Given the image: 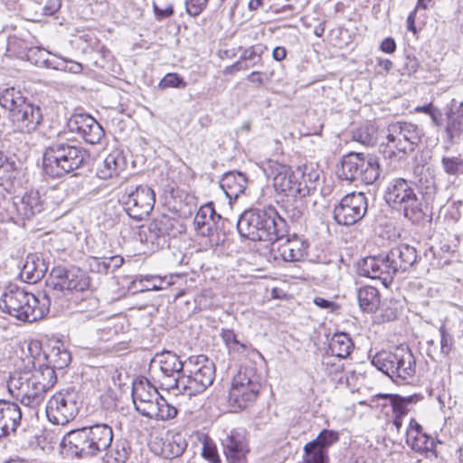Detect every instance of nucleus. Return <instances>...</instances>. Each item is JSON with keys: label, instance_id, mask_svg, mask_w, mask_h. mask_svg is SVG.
<instances>
[{"label": "nucleus", "instance_id": "nucleus-30", "mask_svg": "<svg viewBox=\"0 0 463 463\" xmlns=\"http://www.w3.org/2000/svg\"><path fill=\"white\" fill-rule=\"evenodd\" d=\"M21 420L22 412L17 403L0 401V438L15 431Z\"/></svg>", "mask_w": 463, "mask_h": 463}, {"label": "nucleus", "instance_id": "nucleus-43", "mask_svg": "<svg viewBox=\"0 0 463 463\" xmlns=\"http://www.w3.org/2000/svg\"><path fill=\"white\" fill-rule=\"evenodd\" d=\"M239 60L241 61L243 65L248 66V70L257 65H261L263 61L262 51H259L258 48L254 45L250 46L243 50L239 57Z\"/></svg>", "mask_w": 463, "mask_h": 463}, {"label": "nucleus", "instance_id": "nucleus-32", "mask_svg": "<svg viewBox=\"0 0 463 463\" xmlns=\"http://www.w3.org/2000/svg\"><path fill=\"white\" fill-rule=\"evenodd\" d=\"M247 185L248 179L246 175L240 172H229L221 180V187L231 200H236L242 194Z\"/></svg>", "mask_w": 463, "mask_h": 463}, {"label": "nucleus", "instance_id": "nucleus-23", "mask_svg": "<svg viewBox=\"0 0 463 463\" xmlns=\"http://www.w3.org/2000/svg\"><path fill=\"white\" fill-rule=\"evenodd\" d=\"M150 448L155 454L172 459L183 455L187 441L181 432L168 430L164 436L156 437L150 442Z\"/></svg>", "mask_w": 463, "mask_h": 463}, {"label": "nucleus", "instance_id": "nucleus-19", "mask_svg": "<svg viewBox=\"0 0 463 463\" xmlns=\"http://www.w3.org/2000/svg\"><path fill=\"white\" fill-rule=\"evenodd\" d=\"M155 203V192L146 185L137 186L124 201L127 213L136 221H142L148 217L154 209Z\"/></svg>", "mask_w": 463, "mask_h": 463}, {"label": "nucleus", "instance_id": "nucleus-61", "mask_svg": "<svg viewBox=\"0 0 463 463\" xmlns=\"http://www.w3.org/2000/svg\"><path fill=\"white\" fill-rule=\"evenodd\" d=\"M208 211H212L210 208H205V207H202L199 212L197 213L196 216H195V222L199 225V224H203V226L204 225H209L210 224V222L209 221H206L205 218H206V213Z\"/></svg>", "mask_w": 463, "mask_h": 463}, {"label": "nucleus", "instance_id": "nucleus-18", "mask_svg": "<svg viewBox=\"0 0 463 463\" xmlns=\"http://www.w3.org/2000/svg\"><path fill=\"white\" fill-rule=\"evenodd\" d=\"M367 206V198L364 193H350L335 207L334 218L339 224L353 225L364 218Z\"/></svg>", "mask_w": 463, "mask_h": 463}, {"label": "nucleus", "instance_id": "nucleus-34", "mask_svg": "<svg viewBox=\"0 0 463 463\" xmlns=\"http://www.w3.org/2000/svg\"><path fill=\"white\" fill-rule=\"evenodd\" d=\"M139 280L141 282L146 281L149 283L147 289L163 290L169 288L170 286L176 284L182 285L183 283H186L187 278L185 275L182 274H171L165 277L149 275L142 277Z\"/></svg>", "mask_w": 463, "mask_h": 463}, {"label": "nucleus", "instance_id": "nucleus-13", "mask_svg": "<svg viewBox=\"0 0 463 463\" xmlns=\"http://www.w3.org/2000/svg\"><path fill=\"white\" fill-rule=\"evenodd\" d=\"M113 430L108 424H95L70 433V443L81 454L96 455L109 449Z\"/></svg>", "mask_w": 463, "mask_h": 463}, {"label": "nucleus", "instance_id": "nucleus-54", "mask_svg": "<svg viewBox=\"0 0 463 463\" xmlns=\"http://www.w3.org/2000/svg\"><path fill=\"white\" fill-rule=\"evenodd\" d=\"M396 49L397 44L392 37L383 39L380 44V50L384 53L392 54L395 52Z\"/></svg>", "mask_w": 463, "mask_h": 463}, {"label": "nucleus", "instance_id": "nucleus-35", "mask_svg": "<svg viewBox=\"0 0 463 463\" xmlns=\"http://www.w3.org/2000/svg\"><path fill=\"white\" fill-rule=\"evenodd\" d=\"M354 348L351 337L345 333H335L329 343L332 354L338 358L347 357Z\"/></svg>", "mask_w": 463, "mask_h": 463}, {"label": "nucleus", "instance_id": "nucleus-22", "mask_svg": "<svg viewBox=\"0 0 463 463\" xmlns=\"http://www.w3.org/2000/svg\"><path fill=\"white\" fill-rule=\"evenodd\" d=\"M51 281L53 288L61 291H84L90 285L89 278L81 269L61 267L52 269Z\"/></svg>", "mask_w": 463, "mask_h": 463}, {"label": "nucleus", "instance_id": "nucleus-37", "mask_svg": "<svg viewBox=\"0 0 463 463\" xmlns=\"http://www.w3.org/2000/svg\"><path fill=\"white\" fill-rule=\"evenodd\" d=\"M157 359L161 372L166 376L179 373L184 368L180 357L173 352H163L157 355Z\"/></svg>", "mask_w": 463, "mask_h": 463}, {"label": "nucleus", "instance_id": "nucleus-6", "mask_svg": "<svg viewBox=\"0 0 463 463\" xmlns=\"http://www.w3.org/2000/svg\"><path fill=\"white\" fill-rule=\"evenodd\" d=\"M423 132L418 125L411 122H392L384 131L380 142V152L385 158L401 160L405 158L422 142Z\"/></svg>", "mask_w": 463, "mask_h": 463}, {"label": "nucleus", "instance_id": "nucleus-26", "mask_svg": "<svg viewBox=\"0 0 463 463\" xmlns=\"http://www.w3.org/2000/svg\"><path fill=\"white\" fill-rule=\"evenodd\" d=\"M357 273L372 279H385L384 276L392 275L387 255L367 256L362 259L357 263Z\"/></svg>", "mask_w": 463, "mask_h": 463}, {"label": "nucleus", "instance_id": "nucleus-9", "mask_svg": "<svg viewBox=\"0 0 463 463\" xmlns=\"http://www.w3.org/2000/svg\"><path fill=\"white\" fill-rule=\"evenodd\" d=\"M136 410L143 416L157 421L175 419L178 410L161 396L148 382L135 383L132 390Z\"/></svg>", "mask_w": 463, "mask_h": 463}, {"label": "nucleus", "instance_id": "nucleus-1", "mask_svg": "<svg viewBox=\"0 0 463 463\" xmlns=\"http://www.w3.org/2000/svg\"><path fill=\"white\" fill-rule=\"evenodd\" d=\"M32 364V370L12 377L8 386L12 395L23 405L37 409L57 383V374L51 367H43L40 357H35Z\"/></svg>", "mask_w": 463, "mask_h": 463}, {"label": "nucleus", "instance_id": "nucleus-17", "mask_svg": "<svg viewBox=\"0 0 463 463\" xmlns=\"http://www.w3.org/2000/svg\"><path fill=\"white\" fill-rule=\"evenodd\" d=\"M340 440V432L323 429L317 436L303 447V463H330L328 449Z\"/></svg>", "mask_w": 463, "mask_h": 463}, {"label": "nucleus", "instance_id": "nucleus-20", "mask_svg": "<svg viewBox=\"0 0 463 463\" xmlns=\"http://www.w3.org/2000/svg\"><path fill=\"white\" fill-rule=\"evenodd\" d=\"M308 243L298 236L282 237L273 241L269 256L276 261H300L307 255Z\"/></svg>", "mask_w": 463, "mask_h": 463}, {"label": "nucleus", "instance_id": "nucleus-48", "mask_svg": "<svg viewBox=\"0 0 463 463\" xmlns=\"http://www.w3.org/2000/svg\"><path fill=\"white\" fill-rule=\"evenodd\" d=\"M442 165L449 175H457L463 168V159L460 157H443Z\"/></svg>", "mask_w": 463, "mask_h": 463}, {"label": "nucleus", "instance_id": "nucleus-50", "mask_svg": "<svg viewBox=\"0 0 463 463\" xmlns=\"http://www.w3.org/2000/svg\"><path fill=\"white\" fill-rule=\"evenodd\" d=\"M156 222V224L158 225V232L162 235H169L174 230L175 222H176V220L168 215L164 214Z\"/></svg>", "mask_w": 463, "mask_h": 463}, {"label": "nucleus", "instance_id": "nucleus-10", "mask_svg": "<svg viewBox=\"0 0 463 463\" xmlns=\"http://www.w3.org/2000/svg\"><path fill=\"white\" fill-rule=\"evenodd\" d=\"M215 378V365L206 355H192L185 363L184 374L175 380V387L188 396L203 392Z\"/></svg>", "mask_w": 463, "mask_h": 463}, {"label": "nucleus", "instance_id": "nucleus-49", "mask_svg": "<svg viewBox=\"0 0 463 463\" xmlns=\"http://www.w3.org/2000/svg\"><path fill=\"white\" fill-rule=\"evenodd\" d=\"M326 374L331 381H341L344 374V365L341 363H326Z\"/></svg>", "mask_w": 463, "mask_h": 463}, {"label": "nucleus", "instance_id": "nucleus-33", "mask_svg": "<svg viewBox=\"0 0 463 463\" xmlns=\"http://www.w3.org/2000/svg\"><path fill=\"white\" fill-rule=\"evenodd\" d=\"M360 308L366 313H375L381 306V293L373 286H363L357 290Z\"/></svg>", "mask_w": 463, "mask_h": 463}, {"label": "nucleus", "instance_id": "nucleus-7", "mask_svg": "<svg viewBox=\"0 0 463 463\" xmlns=\"http://www.w3.org/2000/svg\"><path fill=\"white\" fill-rule=\"evenodd\" d=\"M261 390L260 373L255 367L242 364L232 379L227 402L233 411H241L254 405Z\"/></svg>", "mask_w": 463, "mask_h": 463}, {"label": "nucleus", "instance_id": "nucleus-52", "mask_svg": "<svg viewBox=\"0 0 463 463\" xmlns=\"http://www.w3.org/2000/svg\"><path fill=\"white\" fill-rule=\"evenodd\" d=\"M153 10L156 17L159 20L170 17L174 14L172 5H167L165 8H160L156 3H153Z\"/></svg>", "mask_w": 463, "mask_h": 463}, {"label": "nucleus", "instance_id": "nucleus-59", "mask_svg": "<svg viewBox=\"0 0 463 463\" xmlns=\"http://www.w3.org/2000/svg\"><path fill=\"white\" fill-rule=\"evenodd\" d=\"M287 49L283 46H277L272 51V58L277 61H282L287 57Z\"/></svg>", "mask_w": 463, "mask_h": 463}, {"label": "nucleus", "instance_id": "nucleus-56", "mask_svg": "<svg viewBox=\"0 0 463 463\" xmlns=\"http://www.w3.org/2000/svg\"><path fill=\"white\" fill-rule=\"evenodd\" d=\"M420 8L417 7V5L414 7V9L409 14L407 20H406V25L407 30L411 33H412L413 35H416L418 33V30L416 28V16L417 12Z\"/></svg>", "mask_w": 463, "mask_h": 463}, {"label": "nucleus", "instance_id": "nucleus-15", "mask_svg": "<svg viewBox=\"0 0 463 463\" xmlns=\"http://www.w3.org/2000/svg\"><path fill=\"white\" fill-rule=\"evenodd\" d=\"M79 410L78 392L74 389L61 390L48 400L46 416L50 422L63 426L77 416Z\"/></svg>", "mask_w": 463, "mask_h": 463}, {"label": "nucleus", "instance_id": "nucleus-55", "mask_svg": "<svg viewBox=\"0 0 463 463\" xmlns=\"http://www.w3.org/2000/svg\"><path fill=\"white\" fill-rule=\"evenodd\" d=\"M241 71H248V66L243 65L241 63V61L239 59L233 62L232 64L226 66L223 69V74L224 75H233Z\"/></svg>", "mask_w": 463, "mask_h": 463}, {"label": "nucleus", "instance_id": "nucleus-29", "mask_svg": "<svg viewBox=\"0 0 463 463\" xmlns=\"http://www.w3.org/2000/svg\"><path fill=\"white\" fill-rule=\"evenodd\" d=\"M406 442L418 452L431 451L435 448L433 438L428 435L422 426L413 418L410 420L406 431Z\"/></svg>", "mask_w": 463, "mask_h": 463}, {"label": "nucleus", "instance_id": "nucleus-21", "mask_svg": "<svg viewBox=\"0 0 463 463\" xmlns=\"http://www.w3.org/2000/svg\"><path fill=\"white\" fill-rule=\"evenodd\" d=\"M69 129L78 134L85 142L96 145L100 143L105 132L100 124L88 114L72 115L68 121Z\"/></svg>", "mask_w": 463, "mask_h": 463}, {"label": "nucleus", "instance_id": "nucleus-44", "mask_svg": "<svg viewBox=\"0 0 463 463\" xmlns=\"http://www.w3.org/2000/svg\"><path fill=\"white\" fill-rule=\"evenodd\" d=\"M202 457L209 463H221L222 459L214 440L208 435L203 438Z\"/></svg>", "mask_w": 463, "mask_h": 463}, {"label": "nucleus", "instance_id": "nucleus-63", "mask_svg": "<svg viewBox=\"0 0 463 463\" xmlns=\"http://www.w3.org/2000/svg\"><path fill=\"white\" fill-rule=\"evenodd\" d=\"M314 304L320 308H331L334 306V302L322 297H316L314 298Z\"/></svg>", "mask_w": 463, "mask_h": 463}, {"label": "nucleus", "instance_id": "nucleus-31", "mask_svg": "<svg viewBox=\"0 0 463 463\" xmlns=\"http://www.w3.org/2000/svg\"><path fill=\"white\" fill-rule=\"evenodd\" d=\"M48 270V264L38 253L27 255L25 262L20 272L21 278L29 284L40 281Z\"/></svg>", "mask_w": 463, "mask_h": 463}, {"label": "nucleus", "instance_id": "nucleus-64", "mask_svg": "<svg viewBox=\"0 0 463 463\" xmlns=\"http://www.w3.org/2000/svg\"><path fill=\"white\" fill-rule=\"evenodd\" d=\"M265 5V0H250L247 8L250 12H257Z\"/></svg>", "mask_w": 463, "mask_h": 463}, {"label": "nucleus", "instance_id": "nucleus-24", "mask_svg": "<svg viewBox=\"0 0 463 463\" xmlns=\"http://www.w3.org/2000/svg\"><path fill=\"white\" fill-rule=\"evenodd\" d=\"M375 399H382L383 400V402L381 404H376L375 407H382V412L384 413L386 416H389L388 411H383V410L387 407H390L392 411V420L388 421L392 424V426L395 427L396 431L400 432L402 425H403V419L408 415L410 412V405L412 402V399L411 397H402L398 394H376L373 398V402Z\"/></svg>", "mask_w": 463, "mask_h": 463}, {"label": "nucleus", "instance_id": "nucleus-46", "mask_svg": "<svg viewBox=\"0 0 463 463\" xmlns=\"http://www.w3.org/2000/svg\"><path fill=\"white\" fill-rule=\"evenodd\" d=\"M158 86L162 90L168 88H185L186 82L176 72L166 73L164 78L159 81Z\"/></svg>", "mask_w": 463, "mask_h": 463}, {"label": "nucleus", "instance_id": "nucleus-45", "mask_svg": "<svg viewBox=\"0 0 463 463\" xmlns=\"http://www.w3.org/2000/svg\"><path fill=\"white\" fill-rule=\"evenodd\" d=\"M189 186L181 185L173 182L167 181V184L165 185L164 194L166 197H169L174 200L181 201L188 193Z\"/></svg>", "mask_w": 463, "mask_h": 463}, {"label": "nucleus", "instance_id": "nucleus-27", "mask_svg": "<svg viewBox=\"0 0 463 463\" xmlns=\"http://www.w3.org/2000/svg\"><path fill=\"white\" fill-rule=\"evenodd\" d=\"M417 250L408 244H399L389 251L387 258L392 275L409 269L417 260Z\"/></svg>", "mask_w": 463, "mask_h": 463}, {"label": "nucleus", "instance_id": "nucleus-3", "mask_svg": "<svg viewBox=\"0 0 463 463\" xmlns=\"http://www.w3.org/2000/svg\"><path fill=\"white\" fill-rule=\"evenodd\" d=\"M0 308L17 320L27 323L44 318L50 310V299L34 295L16 285L7 286L0 297Z\"/></svg>", "mask_w": 463, "mask_h": 463}, {"label": "nucleus", "instance_id": "nucleus-62", "mask_svg": "<svg viewBox=\"0 0 463 463\" xmlns=\"http://www.w3.org/2000/svg\"><path fill=\"white\" fill-rule=\"evenodd\" d=\"M66 70L71 73L79 74L83 71V65L77 61H69L66 63Z\"/></svg>", "mask_w": 463, "mask_h": 463}, {"label": "nucleus", "instance_id": "nucleus-60", "mask_svg": "<svg viewBox=\"0 0 463 463\" xmlns=\"http://www.w3.org/2000/svg\"><path fill=\"white\" fill-rule=\"evenodd\" d=\"M94 261L97 264V271L99 273H108L110 269V263L109 262V260L104 259L100 260L99 258H94Z\"/></svg>", "mask_w": 463, "mask_h": 463}, {"label": "nucleus", "instance_id": "nucleus-53", "mask_svg": "<svg viewBox=\"0 0 463 463\" xmlns=\"http://www.w3.org/2000/svg\"><path fill=\"white\" fill-rule=\"evenodd\" d=\"M61 7V0H47V3L43 8L45 15H52L57 13Z\"/></svg>", "mask_w": 463, "mask_h": 463}, {"label": "nucleus", "instance_id": "nucleus-14", "mask_svg": "<svg viewBox=\"0 0 463 463\" xmlns=\"http://www.w3.org/2000/svg\"><path fill=\"white\" fill-rule=\"evenodd\" d=\"M380 175V165L373 157L363 153L350 152L341 161L340 177L347 181L360 179L365 184H373Z\"/></svg>", "mask_w": 463, "mask_h": 463}, {"label": "nucleus", "instance_id": "nucleus-12", "mask_svg": "<svg viewBox=\"0 0 463 463\" xmlns=\"http://www.w3.org/2000/svg\"><path fill=\"white\" fill-rule=\"evenodd\" d=\"M385 200L413 222H419L425 217L420 199L411 183L403 178H396L389 184L385 192Z\"/></svg>", "mask_w": 463, "mask_h": 463}, {"label": "nucleus", "instance_id": "nucleus-47", "mask_svg": "<svg viewBox=\"0 0 463 463\" xmlns=\"http://www.w3.org/2000/svg\"><path fill=\"white\" fill-rule=\"evenodd\" d=\"M209 0H184L185 10L190 16L196 17L206 8Z\"/></svg>", "mask_w": 463, "mask_h": 463}, {"label": "nucleus", "instance_id": "nucleus-40", "mask_svg": "<svg viewBox=\"0 0 463 463\" xmlns=\"http://www.w3.org/2000/svg\"><path fill=\"white\" fill-rule=\"evenodd\" d=\"M229 353L241 362H245L246 360L255 362L256 359L262 358V354L250 344H244L240 341L231 346Z\"/></svg>", "mask_w": 463, "mask_h": 463}, {"label": "nucleus", "instance_id": "nucleus-4", "mask_svg": "<svg viewBox=\"0 0 463 463\" xmlns=\"http://www.w3.org/2000/svg\"><path fill=\"white\" fill-rule=\"evenodd\" d=\"M90 153L68 142L47 146L43 155V171L50 178H61L88 164Z\"/></svg>", "mask_w": 463, "mask_h": 463}, {"label": "nucleus", "instance_id": "nucleus-51", "mask_svg": "<svg viewBox=\"0 0 463 463\" xmlns=\"http://www.w3.org/2000/svg\"><path fill=\"white\" fill-rule=\"evenodd\" d=\"M440 349L443 354H449L452 349L453 340L450 335L447 334L445 329L440 330Z\"/></svg>", "mask_w": 463, "mask_h": 463}, {"label": "nucleus", "instance_id": "nucleus-11", "mask_svg": "<svg viewBox=\"0 0 463 463\" xmlns=\"http://www.w3.org/2000/svg\"><path fill=\"white\" fill-rule=\"evenodd\" d=\"M372 364L396 382L410 380L416 373L415 357L411 349L405 346L377 352L372 358Z\"/></svg>", "mask_w": 463, "mask_h": 463}, {"label": "nucleus", "instance_id": "nucleus-16", "mask_svg": "<svg viewBox=\"0 0 463 463\" xmlns=\"http://www.w3.org/2000/svg\"><path fill=\"white\" fill-rule=\"evenodd\" d=\"M128 171V158L123 150L114 148L108 153L95 168V176L107 186L122 184Z\"/></svg>", "mask_w": 463, "mask_h": 463}, {"label": "nucleus", "instance_id": "nucleus-39", "mask_svg": "<svg viewBox=\"0 0 463 463\" xmlns=\"http://www.w3.org/2000/svg\"><path fill=\"white\" fill-rule=\"evenodd\" d=\"M40 195L36 192L26 193L21 200L18 211L24 218H30L42 211Z\"/></svg>", "mask_w": 463, "mask_h": 463}, {"label": "nucleus", "instance_id": "nucleus-8", "mask_svg": "<svg viewBox=\"0 0 463 463\" xmlns=\"http://www.w3.org/2000/svg\"><path fill=\"white\" fill-rule=\"evenodd\" d=\"M263 172L271 182L277 202L284 207V203L296 201L305 190L300 175L292 166L277 160L267 159L263 164Z\"/></svg>", "mask_w": 463, "mask_h": 463}, {"label": "nucleus", "instance_id": "nucleus-42", "mask_svg": "<svg viewBox=\"0 0 463 463\" xmlns=\"http://www.w3.org/2000/svg\"><path fill=\"white\" fill-rule=\"evenodd\" d=\"M356 140L366 146H373L378 140V128L375 124L366 123L355 133Z\"/></svg>", "mask_w": 463, "mask_h": 463}, {"label": "nucleus", "instance_id": "nucleus-5", "mask_svg": "<svg viewBox=\"0 0 463 463\" xmlns=\"http://www.w3.org/2000/svg\"><path fill=\"white\" fill-rule=\"evenodd\" d=\"M0 105L8 110V121L14 133L31 134L43 120L39 106L26 100L14 88H7L0 94Z\"/></svg>", "mask_w": 463, "mask_h": 463}, {"label": "nucleus", "instance_id": "nucleus-58", "mask_svg": "<svg viewBox=\"0 0 463 463\" xmlns=\"http://www.w3.org/2000/svg\"><path fill=\"white\" fill-rule=\"evenodd\" d=\"M225 345L230 350L231 346L234 345L239 340L232 330H226L222 335Z\"/></svg>", "mask_w": 463, "mask_h": 463}, {"label": "nucleus", "instance_id": "nucleus-36", "mask_svg": "<svg viewBox=\"0 0 463 463\" xmlns=\"http://www.w3.org/2000/svg\"><path fill=\"white\" fill-rule=\"evenodd\" d=\"M195 178L194 171L184 162L180 163L169 169L167 181L190 187Z\"/></svg>", "mask_w": 463, "mask_h": 463}, {"label": "nucleus", "instance_id": "nucleus-41", "mask_svg": "<svg viewBox=\"0 0 463 463\" xmlns=\"http://www.w3.org/2000/svg\"><path fill=\"white\" fill-rule=\"evenodd\" d=\"M274 75V71H253L246 76V80L250 88L261 90L267 88L271 83Z\"/></svg>", "mask_w": 463, "mask_h": 463}, {"label": "nucleus", "instance_id": "nucleus-2", "mask_svg": "<svg viewBox=\"0 0 463 463\" xmlns=\"http://www.w3.org/2000/svg\"><path fill=\"white\" fill-rule=\"evenodd\" d=\"M237 227L241 236L250 241H269L270 244L285 237L288 232L287 222L273 206L245 211Z\"/></svg>", "mask_w": 463, "mask_h": 463}, {"label": "nucleus", "instance_id": "nucleus-38", "mask_svg": "<svg viewBox=\"0 0 463 463\" xmlns=\"http://www.w3.org/2000/svg\"><path fill=\"white\" fill-rule=\"evenodd\" d=\"M447 125L446 132L450 140L455 137H459L463 134V105H460L457 109H449L446 112Z\"/></svg>", "mask_w": 463, "mask_h": 463}, {"label": "nucleus", "instance_id": "nucleus-57", "mask_svg": "<svg viewBox=\"0 0 463 463\" xmlns=\"http://www.w3.org/2000/svg\"><path fill=\"white\" fill-rule=\"evenodd\" d=\"M429 117L431 118L432 124L435 127L440 128L443 126V114L437 106L434 108Z\"/></svg>", "mask_w": 463, "mask_h": 463}, {"label": "nucleus", "instance_id": "nucleus-28", "mask_svg": "<svg viewBox=\"0 0 463 463\" xmlns=\"http://www.w3.org/2000/svg\"><path fill=\"white\" fill-rule=\"evenodd\" d=\"M43 367H51L55 369H63L71 362V354L65 350L63 345L59 340H49L43 348Z\"/></svg>", "mask_w": 463, "mask_h": 463}, {"label": "nucleus", "instance_id": "nucleus-25", "mask_svg": "<svg viewBox=\"0 0 463 463\" xmlns=\"http://www.w3.org/2000/svg\"><path fill=\"white\" fill-rule=\"evenodd\" d=\"M222 444L227 463H248L250 449L245 436L233 430L226 435Z\"/></svg>", "mask_w": 463, "mask_h": 463}]
</instances>
